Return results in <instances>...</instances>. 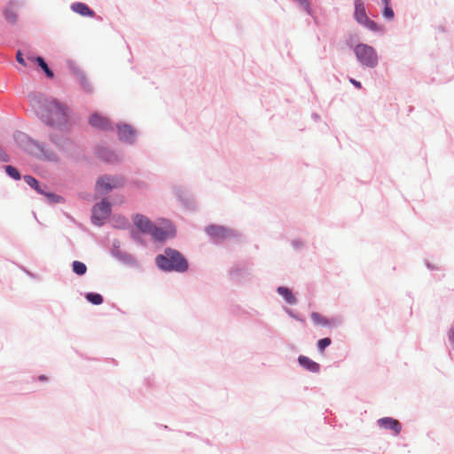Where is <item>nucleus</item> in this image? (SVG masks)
Wrapping results in <instances>:
<instances>
[{"mask_svg":"<svg viewBox=\"0 0 454 454\" xmlns=\"http://www.w3.org/2000/svg\"><path fill=\"white\" fill-rule=\"evenodd\" d=\"M29 102L35 114L47 126L67 129L69 124L68 107L56 98H48L41 93H30Z\"/></svg>","mask_w":454,"mask_h":454,"instance_id":"obj_1","label":"nucleus"},{"mask_svg":"<svg viewBox=\"0 0 454 454\" xmlns=\"http://www.w3.org/2000/svg\"><path fill=\"white\" fill-rule=\"evenodd\" d=\"M156 266L164 272L184 273L189 269L185 256L176 249L166 247L155 257Z\"/></svg>","mask_w":454,"mask_h":454,"instance_id":"obj_2","label":"nucleus"},{"mask_svg":"<svg viewBox=\"0 0 454 454\" xmlns=\"http://www.w3.org/2000/svg\"><path fill=\"white\" fill-rule=\"evenodd\" d=\"M354 54L361 67L375 68L379 65V56L376 50L366 43H357L354 47Z\"/></svg>","mask_w":454,"mask_h":454,"instance_id":"obj_3","label":"nucleus"},{"mask_svg":"<svg viewBox=\"0 0 454 454\" xmlns=\"http://www.w3.org/2000/svg\"><path fill=\"white\" fill-rule=\"evenodd\" d=\"M49 140L66 156L73 157L75 154L76 145L72 139L62 135L51 133Z\"/></svg>","mask_w":454,"mask_h":454,"instance_id":"obj_4","label":"nucleus"},{"mask_svg":"<svg viewBox=\"0 0 454 454\" xmlns=\"http://www.w3.org/2000/svg\"><path fill=\"white\" fill-rule=\"evenodd\" d=\"M31 155L35 158L53 163H59L60 157L59 155L51 148H50L46 144L36 141L33 145V150L31 151Z\"/></svg>","mask_w":454,"mask_h":454,"instance_id":"obj_5","label":"nucleus"},{"mask_svg":"<svg viewBox=\"0 0 454 454\" xmlns=\"http://www.w3.org/2000/svg\"><path fill=\"white\" fill-rule=\"evenodd\" d=\"M24 181L31 188L35 189L39 194L45 196L47 201L51 204H57L63 200L62 197L48 191L46 184H40L39 182L32 176H24Z\"/></svg>","mask_w":454,"mask_h":454,"instance_id":"obj_6","label":"nucleus"},{"mask_svg":"<svg viewBox=\"0 0 454 454\" xmlns=\"http://www.w3.org/2000/svg\"><path fill=\"white\" fill-rule=\"evenodd\" d=\"M149 235L155 242H164L176 236V229L169 221H164L161 226L154 224Z\"/></svg>","mask_w":454,"mask_h":454,"instance_id":"obj_7","label":"nucleus"},{"mask_svg":"<svg viewBox=\"0 0 454 454\" xmlns=\"http://www.w3.org/2000/svg\"><path fill=\"white\" fill-rule=\"evenodd\" d=\"M111 214V203L106 199L96 204L92 209L91 221L95 225L101 226Z\"/></svg>","mask_w":454,"mask_h":454,"instance_id":"obj_8","label":"nucleus"},{"mask_svg":"<svg viewBox=\"0 0 454 454\" xmlns=\"http://www.w3.org/2000/svg\"><path fill=\"white\" fill-rule=\"evenodd\" d=\"M97 154L99 159L111 164L118 163L121 161L123 159V156L121 152L105 146L98 147Z\"/></svg>","mask_w":454,"mask_h":454,"instance_id":"obj_9","label":"nucleus"},{"mask_svg":"<svg viewBox=\"0 0 454 454\" xmlns=\"http://www.w3.org/2000/svg\"><path fill=\"white\" fill-rule=\"evenodd\" d=\"M119 139L127 144L132 145L137 138V131L129 124L117 125Z\"/></svg>","mask_w":454,"mask_h":454,"instance_id":"obj_10","label":"nucleus"},{"mask_svg":"<svg viewBox=\"0 0 454 454\" xmlns=\"http://www.w3.org/2000/svg\"><path fill=\"white\" fill-rule=\"evenodd\" d=\"M134 225L137 229L145 234H150L154 223L145 215L137 214L132 218Z\"/></svg>","mask_w":454,"mask_h":454,"instance_id":"obj_11","label":"nucleus"},{"mask_svg":"<svg viewBox=\"0 0 454 454\" xmlns=\"http://www.w3.org/2000/svg\"><path fill=\"white\" fill-rule=\"evenodd\" d=\"M231 278L237 282H244L250 278L251 270L245 265H235L230 270Z\"/></svg>","mask_w":454,"mask_h":454,"instance_id":"obj_12","label":"nucleus"},{"mask_svg":"<svg viewBox=\"0 0 454 454\" xmlns=\"http://www.w3.org/2000/svg\"><path fill=\"white\" fill-rule=\"evenodd\" d=\"M206 232L215 239H223L231 235V231L220 225H209L206 228Z\"/></svg>","mask_w":454,"mask_h":454,"instance_id":"obj_13","label":"nucleus"},{"mask_svg":"<svg viewBox=\"0 0 454 454\" xmlns=\"http://www.w3.org/2000/svg\"><path fill=\"white\" fill-rule=\"evenodd\" d=\"M90 124L94 127V128H98V129H105V130H113L114 129V127L112 125V123L110 122V121L98 114H93L90 117Z\"/></svg>","mask_w":454,"mask_h":454,"instance_id":"obj_14","label":"nucleus"},{"mask_svg":"<svg viewBox=\"0 0 454 454\" xmlns=\"http://www.w3.org/2000/svg\"><path fill=\"white\" fill-rule=\"evenodd\" d=\"M15 141L18 143V145L22 147L26 152H27L29 154L31 153V151L33 150L34 144L36 143L37 140L32 139L29 137L27 134L23 132H17L14 135Z\"/></svg>","mask_w":454,"mask_h":454,"instance_id":"obj_15","label":"nucleus"},{"mask_svg":"<svg viewBox=\"0 0 454 454\" xmlns=\"http://www.w3.org/2000/svg\"><path fill=\"white\" fill-rule=\"evenodd\" d=\"M112 256L118 260L120 262L130 267L137 268L139 265L134 255L122 250H116L115 254Z\"/></svg>","mask_w":454,"mask_h":454,"instance_id":"obj_16","label":"nucleus"},{"mask_svg":"<svg viewBox=\"0 0 454 454\" xmlns=\"http://www.w3.org/2000/svg\"><path fill=\"white\" fill-rule=\"evenodd\" d=\"M95 190L96 192L100 195H106L114 190L111 185V183L108 180V175H104L98 178L95 185Z\"/></svg>","mask_w":454,"mask_h":454,"instance_id":"obj_17","label":"nucleus"},{"mask_svg":"<svg viewBox=\"0 0 454 454\" xmlns=\"http://www.w3.org/2000/svg\"><path fill=\"white\" fill-rule=\"evenodd\" d=\"M378 425L380 427L393 430L395 434H399L402 428L398 420L388 417L380 419L378 420Z\"/></svg>","mask_w":454,"mask_h":454,"instance_id":"obj_18","label":"nucleus"},{"mask_svg":"<svg viewBox=\"0 0 454 454\" xmlns=\"http://www.w3.org/2000/svg\"><path fill=\"white\" fill-rule=\"evenodd\" d=\"M71 10L83 17H95V12L90 9L86 4L82 2L73 3L70 6Z\"/></svg>","mask_w":454,"mask_h":454,"instance_id":"obj_19","label":"nucleus"},{"mask_svg":"<svg viewBox=\"0 0 454 454\" xmlns=\"http://www.w3.org/2000/svg\"><path fill=\"white\" fill-rule=\"evenodd\" d=\"M298 362L301 367L306 369L309 372H318L320 371V365L319 364L316 363L315 361L311 360L308 356H300L298 357Z\"/></svg>","mask_w":454,"mask_h":454,"instance_id":"obj_20","label":"nucleus"},{"mask_svg":"<svg viewBox=\"0 0 454 454\" xmlns=\"http://www.w3.org/2000/svg\"><path fill=\"white\" fill-rule=\"evenodd\" d=\"M277 293L283 297L286 303L290 305H295L297 303V299L290 288L278 286L277 288Z\"/></svg>","mask_w":454,"mask_h":454,"instance_id":"obj_21","label":"nucleus"},{"mask_svg":"<svg viewBox=\"0 0 454 454\" xmlns=\"http://www.w3.org/2000/svg\"><path fill=\"white\" fill-rule=\"evenodd\" d=\"M355 19L361 25L364 24L368 19L364 7L360 0H356L355 2Z\"/></svg>","mask_w":454,"mask_h":454,"instance_id":"obj_22","label":"nucleus"},{"mask_svg":"<svg viewBox=\"0 0 454 454\" xmlns=\"http://www.w3.org/2000/svg\"><path fill=\"white\" fill-rule=\"evenodd\" d=\"M35 61L37 63V65L43 69V71L45 73L46 76L49 78H53L54 74L52 70L49 67L47 63L45 62L44 59L43 57H35Z\"/></svg>","mask_w":454,"mask_h":454,"instance_id":"obj_23","label":"nucleus"},{"mask_svg":"<svg viewBox=\"0 0 454 454\" xmlns=\"http://www.w3.org/2000/svg\"><path fill=\"white\" fill-rule=\"evenodd\" d=\"M108 180L111 183L113 189L121 188L125 184V178L120 175L111 176L108 175Z\"/></svg>","mask_w":454,"mask_h":454,"instance_id":"obj_24","label":"nucleus"},{"mask_svg":"<svg viewBox=\"0 0 454 454\" xmlns=\"http://www.w3.org/2000/svg\"><path fill=\"white\" fill-rule=\"evenodd\" d=\"M310 317H311L312 322L315 325L326 326L332 323V320H328V319L325 318L322 315H320L317 312H312ZM333 321H334V320L333 319Z\"/></svg>","mask_w":454,"mask_h":454,"instance_id":"obj_25","label":"nucleus"},{"mask_svg":"<svg viewBox=\"0 0 454 454\" xmlns=\"http://www.w3.org/2000/svg\"><path fill=\"white\" fill-rule=\"evenodd\" d=\"M73 271L78 276H83L87 271V266L79 261H74L72 263Z\"/></svg>","mask_w":454,"mask_h":454,"instance_id":"obj_26","label":"nucleus"},{"mask_svg":"<svg viewBox=\"0 0 454 454\" xmlns=\"http://www.w3.org/2000/svg\"><path fill=\"white\" fill-rule=\"evenodd\" d=\"M85 298L94 305H100L104 301L102 295L98 293H87Z\"/></svg>","mask_w":454,"mask_h":454,"instance_id":"obj_27","label":"nucleus"},{"mask_svg":"<svg viewBox=\"0 0 454 454\" xmlns=\"http://www.w3.org/2000/svg\"><path fill=\"white\" fill-rule=\"evenodd\" d=\"M4 169H5L6 174L12 179H14V180L20 179L21 176H20L19 170L15 167L7 165L4 167Z\"/></svg>","mask_w":454,"mask_h":454,"instance_id":"obj_28","label":"nucleus"},{"mask_svg":"<svg viewBox=\"0 0 454 454\" xmlns=\"http://www.w3.org/2000/svg\"><path fill=\"white\" fill-rule=\"evenodd\" d=\"M4 15L5 20L12 24H14L17 20L16 12L11 8H6L4 12Z\"/></svg>","mask_w":454,"mask_h":454,"instance_id":"obj_29","label":"nucleus"},{"mask_svg":"<svg viewBox=\"0 0 454 454\" xmlns=\"http://www.w3.org/2000/svg\"><path fill=\"white\" fill-rule=\"evenodd\" d=\"M332 343V340L330 338L325 337L323 339H320L317 341V348L320 352H323L328 346H330Z\"/></svg>","mask_w":454,"mask_h":454,"instance_id":"obj_30","label":"nucleus"},{"mask_svg":"<svg viewBox=\"0 0 454 454\" xmlns=\"http://www.w3.org/2000/svg\"><path fill=\"white\" fill-rule=\"evenodd\" d=\"M382 15L385 19L388 20H392L395 17V13L391 6H384V9L382 11Z\"/></svg>","mask_w":454,"mask_h":454,"instance_id":"obj_31","label":"nucleus"},{"mask_svg":"<svg viewBox=\"0 0 454 454\" xmlns=\"http://www.w3.org/2000/svg\"><path fill=\"white\" fill-rule=\"evenodd\" d=\"M363 26L366 27L368 29L372 30V31H378L379 30V26L376 22H374L373 20H370L369 18L367 19V20L362 24Z\"/></svg>","mask_w":454,"mask_h":454,"instance_id":"obj_32","label":"nucleus"},{"mask_svg":"<svg viewBox=\"0 0 454 454\" xmlns=\"http://www.w3.org/2000/svg\"><path fill=\"white\" fill-rule=\"evenodd\" d=\"M131 184L133 187L137 189H145L147 187L146 183L140 179H133L131 181Z\"/></svg>","mask_w":454,"mask_h":454,"instance_id":"obj_33","label":"nucleus"},{"mask_svg":"<svg viewBox=\"0 0 454 454\" xmlns=\"http://www.w3.org/2000/svg\"><path fill=\"white\" fill-rule=\"evenodd\" d=\"M130 234H131L132 239H133L136 242H137V243H139V244H144V242H143V240H142V238H141V235H140V231H139L138 230H137V231H136V230H132V231H131V232H130Z\"/></svg>","mask_w":454,"mask_h":454,"instance_id":"obj_34","label":"nucleus"},{"mask_svg":"<svg viewBox=\"0 0 454 454\" xmlns=\"http://www.w3.org/2000/svg\"><path fill=\"white\" fill-rule=\"evenodd\" d=\"M296 1L301 4V6L304 9V11L308 14L311 13V9H310L309 3L308 2V0H296Z\"/></svg>","mask_w":454,"mask_h":454,"instance_id":"obj_35","label":"nucleus"},{"mask_svg":"<svg viewBox=\"0 0 454 454\" xmlns=\"http://www.w3.org/2000/svg\"><path fill=\"white\" fill-rule=\"evenodd\" d=\"M116 250H121V242L118 239H114L112 244L111 254H114Z\"/></svg>","mask_w":454,"mask_h":454,"instance_id":"obj_36","label":"nucleus"},{"mask_svg":"<svg viewBox=\"0 0 454 454\" xmlns=\"http://www.w3.org/2000/svg\"><path fill=\"white\" fill-rule=\"evenodd\" d=\"M0 160L4 161V162H8L10 160L9 156L1 148H0Z\"/></svg>","mask_w":454,"mask_h":454,"instance_id":"obj_37","label":"nucleus"},{"mask_svg":"<svg viewBox=\"0 0 454 454\" xmlns=\"http://www.w3.org/2000/svg\"><path fill=\"white\" fill-rule=\"evenodd\" d=\"M16 59H17V61H18L20 64H21V65H23V66H26V65H27V64H26V62H25V59H23V57H22V53H21V51H18V52H17V54H16Z\"/></svg>","mask_w":454,"mask_h":454,"instance_id":"obj_38","label":"nucleus"},{"mask_svg":"<svg viewBox=\"0 0 454 454\" xmlns=\"http://www.w3.org/2000/svg\"><path fill=\"white\" fill-rule=\"evenodd\" d=\"M449 340L451 345H454V326H452L449 332Z\"/></svg>","mask_w":454,"mask_h":454,"instance_id":"obj_39","label":"nucleus"},{"mask_svg":"<svg viewBox=\"0 0 454 454\" xmlns=\"http://www.w3.org/2000/svg\"><path fill=\"white\" fill-rule=\"evenodd\" d=\"M349 82L350 83H352L356 88L357 89H361L362 88V84L360 82L355 80L354 78H350L349 79Z\"/></svg>","mask_w":454,"mask_h":454,"instance_id":"obj_40","label":"nucleus"},{"mask_svg":"<svg viewBox=\"0 0 454 454\" xmlns=\"http://www.w3.org/2000/svg\"><path fill=\"white\" fill-rule=\"evenodd\" d=\"M286 312L290 316L292 317L293 318H295L297 320H299L298 317L294 313V311L290 309H286Z\"/></svg>","mask_w":454,"mask_h":454,"instance_id":"obj_41","label":"nucleus"},{"mask_svg":"<svg viewBox=\"0 0 454 454\" xmlns=\"http://www.w3.org/2000/svg\"><path fill=\"white\" fill-rule=\"evenodd\" d=\"M381 3L384 4V6L390 5V0H381Z\"/></svg>","mask_w":454,"mask_h":454,"instance_id":"obj_42","label":"nucleus"},{"mask_svg":"<svg viewBox=\"0 0 454 454\" xmlns=\"http://www.w3.org/2000/svg\"><path fill=\"white\" fill-rule=\"evenodd\" d=\"M39 380L45 381V380H47V377L45 375H41V376H39Z\"/></svg>","mask_w":454,"mask_h":454,"instance_id":"obj_43","label":"nucleus"},{"mask_svg":"<svg viewBox=\"0 0 454 454\" xmlns=\"http://www.w3.org/2000/svg\"><path fill=\"white\" fill-rule=\"evenodd\" d=\"M427 267L428 269H430V270H434V266H432L428 262H427Z\"/></svg>","mask_w":454,"mask_h":454,"instance_id":"obj_44","label":"nucleus"},{"mask_svg":"<svg viewBox=\"0 0 454 454\" xmlns=\"http://www.w3.org/2000/svg\"><path fill=\"white\" fill-rule=\"evenodd\" d=\"M312 116L315 120H317L319 118L318 114H314Z\"/></svg>","mask_w":454,"mask_h":454,"instance_id":"obj_45","label":"nucleus"},{"mask_svg":"<svg viewBox=\"0 0 454 454\" xmlns=\"http://www.w3.org/2000/svg\"><path fill=\"white\" fill-rule=\"evenodd\" d=\"M122 222H123V223H124V224H127V223H128L127 220H126V219H124V218H122Z\"/></svg>","mask_w":454,"mask_h":454,"instance_id":"obj_46","label":"nucleus"},{"mask_svg":"<svg viewBox=\"0 0 454 454\" xmlns=\"http://www.w3.org/2000/svg\"><path fill=\"white\" fill-rule=\"evenodd\" d=\"M178 192H179V190H177V189H176V194H177L178 196H180V195H179V193H178Z\"/></svg>","mask_w":454,"mask_h":454,"instance_id":"obj_47","label":"nucleus"},{"mask_svg":"<svg viewBox=\"0 0 454 454\" xmlns=\"http://www.w3.org/2000/svg\"><path fill=\"white\" fill-rule=\"evenodd\" d=\"M452 348H453V349H454V344L452 345Z\"/></svg>","mask_w":454,"mask_h":454,"instance_id":"obj_48","label":"nucleus"}]
</instances>
